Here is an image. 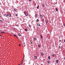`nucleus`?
Returning <instances> with one entry per match:
<instances>
[{"label": "nucleus", "instance_id": "obj_1", "mask_svg": "<svg viewBox=\"0 0 65 65\" xmlns=\"http://www.w3.org/2000/svg\"><path fill=\"white\" fill-rule=\"evenodd\" d=\"M24 14H25V15L26 16H28V13H26V12H24Z\"/></svg>", "mask_w": 65, "mask_h": 65}, {"label": "nucleus", "instance_id": "obj_2", "mask_svg": "<svg viewBox=\"0 0 65 65\" xmlns=\"http://www.w3.org/2000/svg\"><path fill=\"white\" fill-rule=\"evenodd\" d=\"M11 15V14H8V17H10Z\"/></svg>", "mask_w": 65, "mask_h": 65}, {"label": "nucleus", "instance_id": "obj_3", "mask_svg": "<svg viewBox=\"0 0 65 65\" xmlns=\"http://www.w3.org/2000/svg\"><path fill=\"white\" fill-rule=\"evenodd\" d=\"M38 47H41V45L40 44H39L38 45Z\"/></svg>", "mask_w": 65, "mask_h": 65}, {"label": "nucleus", "instance_id": "obj_4", "mask_svg": "<svg viewBox=\"0 0 65 65\" xmlns=\"http://www.w3.org/2000/svg\"><path fill=\"white\" fill-rule=\"evenodd\" d=\"M39 6L38 5L37 7V9H39Z\"/></svg>", "mask_w": 65, "mask_h": 65}, {"label": "nucleus", "instance_id": "obj_5", "mask_svg": "<svg viewBox=\"0 0 65 65\" xmlns=\"http://www.w3.org/2000/svg\"><path fill=\"white\" fill-rule=\"evenodd\" d=\"M48 59H51V57L50 56H48Z\"/></svg>", "mask_w": 65, "mask_h": 65}, {"label": "nucleus", "instance_id": "obj_6", "mask_svg": "<svg viewBox=\"0 0 65 65\" xmlns=\"http://www.w3.org/2000/svg\"><path fill=\"white\" fill-rule=\"evenodd\" d=\"M40 17L41 18H42L43 17L42 15L41 14H40Z\"/></svg>", "mask_w": 65, "mask_h": 65}, {"label": "nucleus", "instance_id": "obj_7", "mask_svg": "<svg viewBox=\"0 0 65 65\" xmlns=\"http://www.w3.org/2000/svg\"><path fill=\"white\" fill-rule=\"evenodd\" d=\"M4 15H5V16L6 17H7V14H4Z\"/></svg>", "mask_w": 65, "mask_h": 65}, {"label": "nucleus", "instance_id": "obj_8", "mask_svg": "<svg viewBox=\"0 0 65 65\" xmlns=\"http://www.w3.org/2000/svg\"><path fill=\"white\" fill-rule=\"evenodd\" d=\"M56 63H58V60H56Z\"/></svg>", "mask_w": 65, "mask_h": 65}, {"label": "nucleus", "instance_id": "obj_9", "mask_svg": "<svg viewBox=\"0 0 65 65\" xmlns=\"http://www.w3.org/2000/svg\"><path fill=\"white\" fill-rule=\"evenodd\" d=\"M37 25L38 26H40V24H39L38 23L37 24Z\"/></svg>", "mask_w": 65, "mask_h": 65}, {"label": "nucleus", "instance_id": "obj_10", "mask_svg": "<svg viewBox=\"0 0 65 65\" xmlns=\"http://www.w3.org/2000/svg\"><path fill=\"white\" fill-rule=\"evenodd\" d=\"M1 32L2 33H4V32H3V31H1Z\"/></svg>", "mask_w": 65, "mask_h": 65}, {"label": "nucleus", "instance_id": "obj_11", "mask_svg": "<svg viewBox=\"0 0 65 65\" xmlns=\"http://www.w3.org/2000/svg\"><path fill=\"white\" fill-rule=\"evenodd\" d=\"M41 55H43V53H41Z\"/></svg>", "mask_w": 65, "mask_h": 65}, {"label": "nucleus", "instance_id": "obj_12", "mask_svg": "<svg viewBox=\"0 0 65 65\" xmlns=\"http://www.w3.org/2000/svg\"><path fill=\"white\" fill-rule=\"evenodd\" d=\"M38 21H39V20H38V19H37L36 20V22H38Z\"/></svg>", "mask_w": 65, "mask_h": 65}, {"label": "nucleus", "instance_id": "obj_13", "mask_svg": "<svg viewBox=\"0 0 65 65\" xmlns=\"http://www.w3.org/2000/svg\"><path fill=\"white\" fill-rule=\"evenodd\" d=\"M35 59H36L37 58V56H35Z\"/></svg>", "mask_w": 65, "mask_h": 65}, {"label": "nucleus", "instance_id": "obj_14", "mask_svg": "<svg viewBox=\"0 0 65 65\" xmlns=\"http://www.w3.org/2000/svg\"><path fill=\"white\" fill-rule=\"evenodd\" d=\"M23 60L22 61V62H21V65H22V64L23 63V62H23Z\"/></svg>", "mask_w": 65, "mask_h": 65}, {"label": "nucleus", "instance_id": "obj_15", "mask_svg": "<svg viewBox=\"0 0 65 65\" xmlns=\"http://www.w3.org/2000/svg\"><path fill=\"white\" fill-rule=\"evenodd\" d=\"M40 37H41V38H43V37H42V35H41L40 36Z\"/></svg>", "mask_w": 65, "mask_h": 65}, {"label": "nucleus", "instance_id": "obj_16", "mask_svg": "<svg viewBox=\"0 0 65 65\" xmlns=\"http://www.w3.org/2000/svg\"><path fill=\"white\" fill-rule=\"evenodd\" d=\"M18 35L19 36H21V35H20V34H18Z\"/></svg>", "mask_w": 65, "mask_h": 65}, {"label": "nucleus", "instance_id": "obj_17", "mask_svg": "<svg viewBox=\"0 0 65 65\" xmlns=\"http://www.w3.org/2000/svg\"><path fill=\"white\" fill-rule=\"evenodd\" d=\"M37 14H36L35 15V17H37Z\"/></svg>", "mask_w": 65, "mask_h": 65}, {"label": "nucleus", "instance_id": "obj_18", "mask_svg": "<svg viewBox=\"0 0 65 65\" xmlns=\"http://www.w3.org/2000/svg\"><path fill=\"white\" fill-rule=\"evenodd\" d=\"M48 21H47L46 22V24H47V23H48Z\"/></svg>", "mask_w": 65, "mask_h": 65}, {"label": "nucleus", "instance_id": "obj_19", "mask_svg": "<svg viewBox=\"0 0 65 65\" xmlns=\"http://www.w3.org/2000/svg\"><path fill=\"white\" fill-rule=\"evenodd\" d=\"M52 56H53V57H55V55L53 54L52 55Z\"/></svg>", "mask_w": 65, "mask_h": 65}, {"label": "nucleus", "instance_id": "obj_20", "mask_svg": "<svg viewBox=\"0 0 65 65\" xmlns=\"http://www.w3.org/2000/svg\"><path fill=\"white\" fill-rule=\"evenodd\" d=\"M47 62L48 63H50V61H47Z\"/></svg>", "mask_w": 65, "mask_h": 65}, {"label": "nucleus", "instance_id": "obj_21", "mask_svg": "<svg viewBox=\"0 0 65 65\" xmlns=\"http://www.w3.org/2000/svg\"><path fill=\"white\" fill-rule=\"evenodd\" d=\"M55 9L56 11H58V9H57V8H56Z\"/></svg>", "mask_w": 65, "mask_h": 65}, {"label": "nucleus", "instance_id": "obj_22", "mask_svg": "<svg viewBox=\"0 0 65 65\" xmlns=\"http://www.w3.org/2000/svg\"><path fill=\"white\" fill-rule=\"evenodd\" d=\"M30 42H31V43H33V42H32V41H30Z\"/></svg>", "mask_w": 65, "mask_h": 65}, {"label": "nucleus", "instance_id": "obj_23", "mask_svg": "<svg viewBox=\"0 0 65 65\" xmlns=\"http://www.w3.org/2000/svg\"><path fill=\"white\" fill-rule=\"evenodd\" d=\"M44 4H42V6H43V7H44Z\"/></svg>", "mask_w": 65, "mask_h": 65}, {"label": "nucleus", "instance_id": "obj_24", "mask_svg": "<svg viewBox=\"0 0 65 65\" xmlns=\"http://www.w3.org/2000/svg\"><path fill=\"white\" fill-rule=\"evenodd\" d=\"M16 10H17L16 9H14V11H16Z\"/></svg>", "mask_w": 65, "mask_h": 65}, {"label": "nucleus", "instance_id": "obj_25", "mask_svg": "<svg viewBox=\"0 0 65 65\" xmlns=\"http://www.w3.org/2000/svg\"><path fill=\"white\" fill-rule=\"evenodd\" d=\"M34 40H36V39L35 38L34 39Z\"/></svg>", "mask_w": 65, "mask_h": 65}, {"label": "nucleus", "instance_id": "obj_26", "mask_svg": "<svg viewBox=\"0 0 65 65\" xmlns=\"http://www.w3.org/2000/svg\"><path fill=\"white\" fill-rule=\"evenodd\" d=\"M14 36H15V37H16L17 36L15 35H14Z\"/></svg>", "mask_w": 65, "mask_h": 65}, {"label": "nucleus", "instance_id": "obj_27", "mask_svg": "<svg viewBox=\"0 0 65 65\" xmlns=\"http://www.w3.org/2000/svg\"><path fill=\"white\" fill-rule=\"evenodd\" d=\"M25 31H27V29H25Z\"/></svg>", "mask_w": 65, "mask_h": 65}, {"label": "nucleus", "instance_id": "obj_28", "mask_svg": "<svg viewBox=\"0 0 65 65\" xmlns=\"http://www.w3.org/2000/svg\"><path fill=\"white\" fill-rule=\"evenodd\" d=\"M59 48H61V46H59Z\"/></svg>", "mask_w": 65, "mask_h": 65}, {"label": "nucleus", "instance_id": "obj_29", "mask_svg": "<svg viewBox=\"0 0 65 65\" xmlns=\"http://www.w3.org/2000/svg\"><path fill=\"white\" fill-rule=\"evenodd\" d=\"M15 16L16 17H17L18 16V15H17V14H16L15 15Z\"/></svg>", "mask_w": 65, "mask_h": 65}, {"label": "nucleus", "instance_id": "obj_30", "mask_svg": "<svg viewBox=\"0 0 65 65\" xmlns=\"http://www.w3.org/2000/svg\"><path fill=\"white\" fill-rule=\"evenodd\" d=\"M42 21H44V19L43 18L42 19Z\"/></svg>", "mask_w": 65, "mask_h": 65}, {"label": "nucleus", "instance_id": "obj_31", "mask_svg": "<svg viewBox=\"0 0 65 65\" xmlns=\"http://www.w3.org/2000/svg\"><path fill=\"white\" fill-rule=\"evenodd\" d=\"M21 46V44H19V46Z\"/></svg>", "mask_w": 65, "mask_h": 65}, {"label": "nucleus", "instance_id": "obj_32", "mask_svg": "<svg viewBox=\"0 0 65 65\" xmlns=\"http://www.w3.org/2000/svg\"><path fill=\"white\" fill-rule=\"evenodd\" d=\"M63 26H65V24H63Z\"/></svg>", "mask_w": 65, "mask_h": 65}, {"label": "nucleus", "instance_id": "obj_33", "mask_svg": "<svg viewBox=\"0 0 65 65\" xmlns=\"http://www.w3.org/2000/svg\"><path fill=\"white\" fill-rule=\"evenodd\" d=\"M30 26H31V25H29V27H30Z\"/></svg>", "mask_w": 65, "mask_h": 65}, {"label": "nucleus", "instance_id": "obj_34", "mask_svg": "<svg viewBox=\"0 0 65 65\" xmlns=\"http://www.w3.org/2000/svg\"><path fill=\"white\" fill-rule=\"evenodd\" d=\"M25 57V55H24V57H23V58L24 59V58Z\"/></svg>", "mask_w": 65, "mask_h": 65}, {"label": "nucleus", "instance_id": "obj_35", "mask_svg": "<svg viewBox=\"0 0 65 65\" xmlns=\"http://www.w3.org/2000/svg\"><path fill=\"white\" fill-rule=\"evenodd\" d=\"M64 42H65V40H64Z\"/></svg>", "mask_w": 65, "mask_h": 65}, {"label": "nucleus", "instance_id": "obj_36", "mask_svg": "<svg viewBox=\"0 0 65 65\" xmlns=\"http://www.w3.org/2000/svg\"><path fill=\"white\" fill-rule=\"evenodd\" d=\"M0 21L2 22V20H0Z\"/></svg>", "mask_w": 65, "mask_h": 65}, {"label": "nucleus", "instance_id": "obj_37", "mask_svg": "<svg viewBox=\"0 0 65 65\" xmlns=\"http://www.w3.org/2000/svg\"><path fill=\"white\" fill-rule=\"evenodd\" d=\"M61 40H59V42H61Z\"/></svg>", "mask_w": 65, "mask_h": 65}, {"label": "nucleus", "instance_id": "obj_38", "mask_svg": "<svg viewBox=\"0 0 65 65\" xmlns=\"http://www.w3.org/2000/svg\"><path fill=\"white\" fill-rule=\"evenodd\" d=\"M29 0V1H31V0Z\"/></svg>", "mask_w": 65, "mask_h": 65}, {"label": "nucleus", "instance_id": "obj_39", "mask_svg": "<svg viewBox=\"0 0 65 65\" xmlns=\"http://www.w3.org/2000/svg\"><path fill=\"white\" fill-rule=\"evenodd\" d=\"M64 60H65V57H64Z\"/></svg>", "mask_w": 65, "mask_h": 65}, {"label": "nucleus", "instance_id": "obj_40", "mask_svg": "<svg viewBox=\"0 0 65 65\" xmlns=\"http://www.w3.org/2000/svg\"><path fill=\"white\" fill-rule=\"evenodd\" d=\"M1 35H0V37L1 36Z\"/></svg>", "mask_w": 65, "mask_h": 65}, {"label": "nucleus", "instance_id": "obj_41", "mask_svg": "<svg viewBox=\"0 0 65 65\" xmlns=\"http://www.w3.org/2000/svg\"><path fill=\"white\" fill-rule=\"evenodd\" d=\"M1 16H0V17L1 18Z\"/></svg>", "mask_w": 65, "mask_h": 65}]
</instances>
